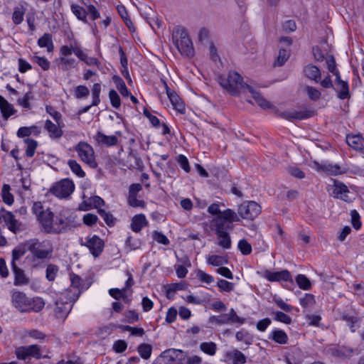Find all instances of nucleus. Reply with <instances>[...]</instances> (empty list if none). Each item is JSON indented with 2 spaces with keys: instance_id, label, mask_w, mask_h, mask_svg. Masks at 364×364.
I'll return each mask as SVG.
<instances>
[{
  "instance_id": "nucleus-30",
  "label": "nucleus",
  "mask_w": 364,
  "mask_h": 364,
  "mask_svg": "<svg viewBox=\"0 0 364 364\" xmlns=\"http://www.w3.org/2000/svg\"><path fill=\"white\" fill-rule=\"evenodd\" d=\"M319 169L327 173L329 175H339L345 173L346 171L342 170L341 167L336 164H323L320 165Z\"/></svg>"
},
{
  "instance_id": "nucleus-3",
  "label": "nucleus",
  "mask_w": 364,
  "mask_h": 364,
  "mask_svg": "<svg viewBox=\"0 0 364 364\" xmlns=\"http://www.w3.org/2000/svg\"><path fill=\"white\" fill-rule=\"evenodd\" d=\"M71 289L61 294V296L55 301V313L58 318H65L70 312L73 304L78 299L80 291L71 292Z\"/></svg>"
},
{
  "instance_id": "nucleus-37",
  "label": "nucleus",
  "mask_w": 364,
  "mask_h": 364,
  "mask_svg": "<svg viewBox=\"0 0 364 364\" xmlns=\"http://www.w3.org/2000/svg\"><path fill=\"white\" fill-rule=\"evenodd\" d=\"M341 318L346 321L352 332H355L358 327V323L359 318L358 316L350 315L349 314H343Z\"/></svg>"
},
{
  "instance_id": "nucleus-9",
  "label": "nucleus",
  "mask_w": 364,
  "mask_h": 364,
  "mask_svg": "<svg viewBox=\"0 0 364 364\" xmlns=\"http://www.w3.org/2000/svg\"><path fill=\"white\" fill-rule=\"evenodd\" d=\"M80 244L82 246L87 247L91 255L95 257H98L103 252L105 247L104 241L97 235H89L84 241L82 238L80 240Z\"/></svg>"
},
{
  "instance_id": "nucleus-48",
  "label": "nucleus",
  "mask_w": 364,
  "mask_h": 364,
  "mask_svg": "<svg viewBox=\"0 0 364 364\" xmlns=\"http://www.w3.org/2000/svg\"><path fill=\"white\" fill-rule=\"evenodd\" d=\"M300 304L304 308H311L316 304L315 297L311 294H305L304 297L299 299Z\"/></svg>"
},
{
  "instance_id": "nucleus-64",
  "label": "nucleus",
  "mask_w": 364,
  "mask_h": 364,
  "mask_svg": "<svg viewBox=\"0 0 364 364\" xmlns=\"http://www.w3.org/2000/svg\"><path fill=\"white\" fill-rule=\"evenodd\" d=\"M306 91L307 92L308 97L312 100L316 101L321 97V92L314 87L306 86Z\"/></svg>"
},
{
  "instance_id": "nucleus-39",
  "label": "nucleus",
  "mask_w": 364,
  "mask_h": 364,
  "mask_svg": "<svg viewBox=\"0 0 364 364\" xmlns=\"http://www.w3.org/2000/svg\"><path fill=\"white\" fill-rule=\"evenodd\" d=\"M11 187L9 184H4L1 189V197L3 201L11 205L14 203V196L10 193Z\"/></svg>"
},
{
  "instance_id": "nucleus-53",
  "label": "nucleus",
  "mask_w": 364,
  "mask_h": 364,
  "mask_svg": "<svg viewBox=\"0 0 364 364\" xmlns=\"http://www.w3.org/2000/svg\"><path fill=\"white\" fill-rule=\"evenodd\" d=\"M31 60L33 63L38 64L43 70H49L50 63L45 57L34 55L31 58Z\"/></svg>"
},
{
  "instance_id": "nucleus-44",
  "label": "nucleus",
  "mask_w": 364,
  "mask_h": 364,
  "mask_svg": "<svg viewBox=\"0 0 364 364\" xmlns=\"http://www.w3.org/2000/svg\"><path fill=\"white\" fill-rule=\"evenodd\" d=\"M59 268L56 264H48L46 267V277L50 282L55 279Z\"/></svg>"
},
{
  "instance_id": "nucleus-49",
  "label": "nucleus",
  "mask_w": 364,
  "mask_h": 364,
  "mask_svg": "<svg viewBox=\"0 0 364 364\" xmlns=\"http://www.w3.org/2000/svg\"><path fill=\"white\" fill-rule=\"evenodd\" d=\"M97 213L108 226L112 227L114 225L116 219L114 218L112 214L106 212L103 209H98Z\"/></svg>"
},
{
  "instance_id": "nucleus-2",
  "label": "nucleus",
  "mask_w": 364,
  "mask_h": 364,
  "mask_svg": "<svg viewBox=\"0 0 364 364\" xmlns=\"http://www.w3.org/2000/svg\"><path fill=\"white\" fill-rule=\"evenodd\" d=\"M219 84L231 95H238L240 92L247 89V83L243 82L242 77L235 71H230L228 76H218Z\"/></svg>"
},
{
  "instance_id": "nucleus-17",
  "label": "nucleus",
  "mask_w": 364,
  "mask_h": 364,
  "mask_svg": "<svg viewBox=\"0 0 364 364\" xmlns=\"http://www.w3.org/2000/svg\"><path fill=\"white\" fill-rule=\"evenodd\" d=\"M11 264L14 274V285L21 286L28 284L29 279L26 276L24 271L18 267L16 263L11 262Z\"/></svg>"
},
{
  "instance_id": "nucleus-45",
  "label": "nucleus",
  "mask_w": 364,
  "mask_h": 364,
  "mask_svg": "<svg viewBox=\"0 0 364 364\" xmlns=\"http://www.w3.org/2000/svg\"><path fill=\"white\" fill-rule=\"evenodd\" d=\"M296 282L299 288L304 290H309L311 288L310 280L304 274H298L296 277Z\"/></svg>"
},
{
  "instance_id": "nucleus-59",
  "label": "nucleus",
  "mask_w": 364,
  "mask_h": 364,
  "mask_svg": "<svg viewBox=\"0 0 364 364\" xmlns=\"http://www.w3.org/2000/svg\"><path fill=\"white\" fill-rule=\"evenodd\" d=\"M109 97L112 106L115 109H119L121 105V100L118 93L114 90H111L109 92Z\"/></svg>"
},
{
  "instance_id": "nucleus-1",
  "label": "nucleus",
  "mask_w": 364,
  "mask_h": 364,
  "mask_svg": "<svg viewBox=\"0 0 364 364\" xmlns=\"http://www.w3.org/2000/svg\"><path fill=\"white\" fill-rule=\"evenodd\" d=\"M27 249L30 255H27L26 259L30 262L32 269L43 267L44 264L52 258L53 247L48 243L39 241L38 239L28 240Z\"/></svg>"
},
{
  "instance_id": "nucleus-4",
  "label": "nucleus",
  "mask_w": 364,
  "mask_h": 364,
  "mask_svg": "<svg viewBox=\"0 0 364 364\" xmlns=\"http://www.w3.org/2000/svg\"><path fill=\"white\" fill-rule=\"evenodd\" d=\"M240 220L237 214L232 209L228 208L213 219L212 223L215 227V234L227 232L234 228L233 222Z\"/></svg>"
},
{
  "instance_id": "nucleus-47",
  "label": "nucleus",
  "mask_w": 364,
  "mask_h": 364,
  "mask_svg": "<svg viewBox=\"0 0 364 364\" xmlns=\"http://www.w3.org/2000/svg\"><path fill=\"white\" fill-rule=\"evenodd\" d=\"M228 316V323H238L242 325L245 322V318H241L237 315L236 311L233 309H230L228 314H226Z\"/></svg>"
},
{
  "instance_id": "nucleus-27",
  "label": "nucleus",
  "mask_w": 364,
  "mask_h": 364,
  "mask_svg": "<svg viewBox=\"0 0 364 364\" xmlns=\"http://www.w3.org/2000/svg\"><path fill=\"white\" fill-rule=\"evenodd\" d=\"M225 357L231 360L232 364H245L247 362L246 356L238 350L227 352Z\"/></svg>"
},
{
  "instance_id": "nucleus-7",
  "label": "nucleus",
  "mask_w": 364,
  "mask_h": 364,
  "mask_svg": "<svg viewBox=\"0 0 364 364\" xmlns=\"http://www.w3.org/2000/svg\"><path fill=\"white\" fill-rule=\"evenodd\" d=\"M261 206L252 200L245 201L237 209L238 216L245 220H253L261 213Z\"/></svg>"
},
{
  "instance_id": "nucleus-19",
  "label": "nucleus",
  "mask_w": 364,
  "mask_h": 364,
  "mask_svg": "<svg viewBox=\"0 0 364 364\" xmlns=\"http://www.w3.org/2000/svg\"><path fill=\"white\" fill-rule=\"evenodd\" d=\"M101 92V85L100 83H95L92 88V104L83 107L82 109L79 110L78 114H81L85 112H87L91 107L97 106L100 102V95Z\"/></svg>"
},
{
  "instance_id": "nucleus-60",
  "label": "nucleus",
  "mask_w": 364,
  "mask_h": 364,
  "mask_svg": "<svg viewBox=\"0 0 364 364\" xmlns=\"http://www.w3.org/2000/svg\"><path fill=\"white\" fill-rule=\"evenodd\" d=\"M89 94L90 90L85 85H78L75 88V97L77 99L85 98Z\"/></svg>"
},
{
  "instance_id": "nucleus-11",
  "label": "nucleus",
  "mask_w": 364,
  "mask_h": 364,
  "mask_svg": "<svg viewBox=\"0 0 364 364\" xmlns=\"http://www.w3.org/2000/svg\"><path fill=\"white\" fill-rule=\"evenodd\" d=\"M38 220L43 228V230L47 233H60L62 232V227L53 225V213L50 210H46Z\"/></svg>"
},
{
  "instance_id": "nucleus-14",
  "label": "nucleus",
  "mask_w": 364,
  "mask_h": 364,
  "mask_svg": "<svg viewBox=\"0 0 364 364\" xmlns=\"http://www.w3.org/2000/svg\"><path fill=\"white\" fill-rule=\"evenodd\" d=\"M65 127L63 122H61L60 124L56 123L54 124L50 119H47L45 122V129L48 132V135L52 139H59L63 135V128Z\"/></svg>"
},
{
  "instance_id": "nucleus-63",
  "label": "nucleus",
  "mask_w": 364,
  "mask_h": 364,
  "mask_svg": "<svg viewBox=\"0 0 364 364\" xmlns=\"http://www.w3.org/2000/svg\"><path fill=\"white\" fill-rule=\"evenodd\" d=\"M136 197L137 196H128V198H127L128 204L130 206L134 207V208L140 207V208H144L146 207L145 201L143 200H139V199H137Z\"/></svg>"
},
{
  "instance_id": "nucleus-28",
  "label": "nucleus",
  "mask_w": 364,
  "mask_h": 364,
  "mask_svg": "<svg viewBox=\"0 0 364 364\" xmlns=\"http://www.w3.org/2000/svg\"><path fill=\"white\" fill-rule=\"evenodd\" d=\"M28 240H26L24 242L20 243L12 250V259L11 262L16 263V261L20 259L21 257H23L27 251H28Z\"/></svg>"
},
{
  "instance_id": "nucleus-54",
  "label": "nucleus",
  "mask_w": 364,
  "mask_h": 364,
  "mask_svg": "<svg viewBox=\"0 0 364 364\" xmlns=\"http://www.w3.org/2000/svg\"><path fill=\"white\" fill-rule=\"evenodd\" d=\"M185 289V284L183 282L174 283L169 286L166 290V296L168 299H171L174 293L178 290H183Z\"/></svg>"
},
{
  "instance_id": "nucleus-56",
  "label": "nucleus",
  "mask_w": 364,
  "mask_h": 364,
  "mask_svg": "<svg viewBox=\"0 0 364 364\" xmlns=\"http://www.w3.org/2000/svg\"><path fill=\"white\" fill-rule=\"evenodd\" d=\"M217 287L220 291L230 292L234 289V284L225 279H219L217 283Z\"/></svg>"
},
{
  "instance_id": "nucleus-42",
  "label": "nucleus",
  "mask_w": 364,
  "mask_h": 364,
  "mask_svg": "<svg viewBox=\"0 0 364 364\" xmlns=\"http://www.w3.org/2000/svg\"><path fill=\"white\" fill-rule=\"evenodd\" d=\"M200 349L209 355H214L216 353L217 345L214 342H203L200 344Z\"/></svg>"
},
{
  "instance_id": "nucleus-55",
  "label": "nucleus",
  "mask_w": 364,
  "mask_h": 364,
  "mask_svg": "<svg viewBox=\"0 0 364 364\" xmlns=\"http://www.w3.org/2000/svg\"><path fill=\"white\" fill-rule=\"evenodd\" d=\"M46 111L53 118V119L58 124H60V123L63 122L62 114L58 111H57L53 106L46 105Z\"/></svg>"
},
{
  "instance_id": "nucleus-29",
  "label": "nucleus",
  "mask_w": 364,
  "mask_h": 364,
  "mask_svg": "<svg viewBox=\"0 0 364 364\" xmlns=\"http://www.w3.org/2000/svg\"><path fill=\"white\" fill-rule=\"evenodd\" d=\"M269 339L279 344H286L288 342V336L283 330L274 329L269 334Z\"/></svg>"
},
{
  "instance_id": "nucleus-21",
  "label": "nucleus",
  "mask_w": 364,
  "mask_h": 364,
  "mask_svg": "<svg viewBox=\"0 0 364 364\" xmlns=\"http://www.w3.org/2000/svg\"><path fill=\"white\" fill-rule=\"evenodd\" d=\"M2 217L8 225L9 230L16 233L21 230V223L15 218L14 214L11 212L6 211Z\"/></svg>"
},
{
  "instance_id": "nucleus-18",
  "label": "nucleus",
  "mask_w": 364,
  "mask_h": 364,
  "mask_svg": "<svg viewBox=\"0 0 364 364\" xmlns=\"http://www.w3.org/2000/svg\"><path fill=\"white\" fill-rule=\"evenodd\" d=\"M346 142L350 147L357 151L364 150V138L361 134H348Z\"/></svg>"
},
{
  "instance_id": "nucleus-40",
  "label": "nucleus",
  "mask_w": 364,
  "mask_h": 364,
  "mask_svg": "<svg viewBox=\"0 0 364 364\" xmlns=\"http://www.w3.org/2000/svg\"><path fill=\"white\" fill-rule=\"evenodd\" d=\"M26 9L21 6V7L16 6L14 8L12 14V21L14 24L18 25L23 21V16Z\"/></svg>"
},
{
  "instance_id": "nucleus-23",
  "label": "nucleus",
  "mask_w": 364,
  "mask_h": 364,
  "mask_svg": "<svg viewBox=\"0 0 364 364\" xmlns=\"http://www.w3.org/2000/svg\"><path fill=\"white\" fill-rule=\"evenodd\" d=\"M349 192L348 187L343 183L334 181L332 195L337 198H341L343 200H346L347 193Z\"/></svg>"
},
{
  "instance_id": "nucleus-22",
  "label": "nucleus",
  "mask_w": 364,
  "mask_h": 364,
  "mask_svg": "<svg viewBox=\"0 0 364 364\" xmlns=\"http://www.w3.org/2000/svg\"><path fill=\"white\" fill-rule=\"evenodd\" d=\"M28 305L26 306L24 313L39 312L45 306V302L41 297L29 298Z\"/></svg>"
},
{
  "instance_id": "nucleus-62",
  "label": "nucleus",
  "mask_w": 364,
  "mask_h": 364,
  "mask_svg": "<svg viewBox=\"0 0 364 364\" xmlns=\"http://www.w3.org/2000/svg\"><path fill=\"white\" fill-rule=\"evenodd\" d=\"M0 110L2 114L3 117L5 119H7L9 117L14 114L16 110L14 109L13 106L7 102V105L4 103L2 107H0Z\"/></svg>"
},
{
  "instance_id": "nucleus-33",
  "label": "nucleus",
  "mask_w": 364,
  "mask_h": 364,
  "mask_svg": "<svg viewBox=\"0 0 364 364\" xmlns=\"http://www.w3.org/2000/svg\"><path fill=\"white\" fill-rule=\"evenodd\" d=\"M38 45L41 48H47L48 52L52 51L53 50L52 35L48 33H44L43 36L38 40Z\"/></svg>"
},
{
  "instance_id": "nucleus-31",
  "label": "nucleus",
  "mask_w": 364,
  "mask_h": 364,
  "mask_svg": "<svg viewBox=\"0 0 364 364\" xmlns=\"http://www.w3.org/2000/svg\"><path fill=\"white\" fill-rule=\"evenodd\" d=\"M334 90L338 94V97L341 100L348 99L350 97L349 85L347 81H344L341 84L337 85Z\"/></svg>"
},
{
  "instance_id": "nucleus-13",
  "label": "nucleus",
  "mask_w": 364,
  "mask_h": 364,
  "mask_svg": "<svg viewBox=\"0 0 364 364\" xmlns=\"http://www.w3.org/2000/svg\"><path fill=\"white\" fill-rule=\"evenodd\" d=\"M262 277L267 279L269 282H293L291 273L287 269H284L280 272H271L266 269L262 274Z\"/></svg>"
},
{
  "instance_id": "nucleus-20",
  "label": "nucleus",
  "mask_w": 364,
  "mask_h": 364,
  "mask_svg": "<svg viewBox=\"0 0 364 364\" xmlns=\"http://www.w3.org/2000/svg\"><path fill=\"white\" fill-rule=\"evenodd\" d=\"M304 75L306 77L316 82H318L321 80V73L320 69L312 64H309L304 67Z\"/></svg>"
},
{
  "instance_id": "nucleus-58",
  "label": "nucleus",
  "mask_w": 364,
  "mask_h": 364,
  "mask_svg": "<svg viewBox=\"0 0 364 364\" xmlns=\"http://www.w3.org/2000/svg\"><path fill=\"white\" fill-rule=\"evenodd\" d=\"M28 351V358L33 357L36 359L42 358L41 348L38 345L26 346Z\"/></svg>"
},
{
  "instance_id": "nucleus-43",
  "label": "nucleus",
  "mask_w": 364,
  "mask_h": 364,
  "mask_svg": "<svg viewBox=\"0 0 364 364\" xmlns=\"http://www.w3.org/2000/svg\"><path fill=\"white\" fill-rule=\"evenodd\" d=\"M137 350L143 359L147 360L151 357L152 346L150 344L141 343L138 346Z\"/></svg>"
},
{
  "instance_id": "nucleus-24",
  "label": "nucleus",
  "mask_w": 364,
  "mask_h": 364,
  "mask_svg": "<svg viewBox=\"0 0 364 364\" xmlns=\"http://www.w3.org/2000/svg\"><path fill=\"white\" fill-rule=\"evenodd\" d=\"M148 225V221L144 214H137L132 219L131 228L135 232H139Z\"/></svg>"
},
{
  "instance_id": "nucleus-50",
  "label": "nucleus",
  "mask_w": 364,
  "mask_h": 364,
  "mask_svg": "<svg viewBox=\"0 0 364 364\" xmlns=\"http://www.w3.org/2000/svg\"><path fill=\"white\" fill-rule=\"evenodd\" d=\"M68 164L72 171L78 177L82 178L85 176V173L82 169L80 165L75 160L70 159Z\"/></svg>"
},
{
  "instance_id": "nucleus-15",
  "label": "nucleus",
  "mask_w": 364,
  "mask_h": 364,
  "mask_svg": "<svg viewBox=\"0 0 364 364\" xmlns=\"http://www.w3.org/2000/svg\"><path fill=\"white\" fill-rule=\"evenodd\" d=\"M94 139L100 146L110 147L117 144L118 138L114 135L107 136L98 131L94 136Z\"/></svg>"
},
{
  "instance_id": "nucleus-16",
  "label": "nucleus",
  "mask_w": 364,
  "mask_h": 364,
  "mask_svg": "<svg viewBox=\"0 0 364 364\" xmlns=\"http://www.w3.org/2000/svg\"><path fill=\"white\" fill-rule=\"evenodd\" d=\"M105 205V200L98 196L90 197L87 200H84L78 207L80 210L87 211L93 208L100 209V208Z\"/></svg>"
},
{
  "instance_id": "nucleus-12",
  "label": "nucleus",
  "mask_w": 364,
  "mask_h": 364,
  "mask_svg": "<svg viewBox=\"0 0 364 364\" xmlns=\"http://www.w3.org/2000/svg\"><path fill=\"white\" fill-rule=\"evenodd\" d=\"M11 301L13 306L21 313H24L26 306L28 304V301L30 297L21 291L13 289L11 291Z\"/></svg>"
},
{
  "instance_id": "nucleus-51",
  "label": "nucleus",
  "mask_w": 364,
  "mask_h": 364,
  "mask_svg": "<svg viewBox=\"0 0 364 364\" xmlns=\"http://www.w3.org/2000/svg\"><path fill=\"white\" fill-rule=\"evenodd\" d=\"M70 277L71 282V288H73L75 289L74 292H77V291H80L81 293L82 291L84 289V288L81 285V278L74 273L70 274Z\"/></svg>"
},
{
  "instance_id": "nucleus-52",
  "label": "nucleus",
  "mask_w": 364,
  "mask_h": 364,
  "mask_svg": "<svg viewBox=\"0 0 364 364\" xmlns=\"http://www.w3.org/2000/svg\"><path fill=\"white\" fill-rule=\"evenodd\" d=\"M274 319L277 321L282 322L285 324H290L291 323V318L282 311H273Z\"/></svg>"
},
{
  "instance_id": "nucleus-41",
  "label": "nucleus",
  "mask_w": 364,
  "mask_h": 364,
  "mask_svg": "<svg viewBox=\"0 0 364 364\" xmlns=\"http://www.w3.org/2000/svg\"><path fill=\"white\" fill-rule=\"evenodd\" d=\"M235 338L238 341H242L247 345H250L253 342L252 336L244 329L237 331L235 334Z\"/></svg>"
},
{
  "instance_id": "nucleus-25",
  "label": "nucleus",
  "mask_w": 364,
  "mask_h": 364,
  "mask_svg": "<svg viewBox=\"0 0 364 364\" xmlns=\"http://www.w3.org/2000/svg\"><path fill=\"white\" fill-rule=\"evenodd\" d=\"M247 90L252 94V98L259 107L263 109H268L271 107L270 103L263 97L260 92L255 90L252 86L247 85Z\"/></svg>"
},
{
  "instance_id": "nucleus-57",
  "label": "nucleus",
  "mask_w": 364,
  "mask_h": 364,
  "mask_svg": "<svg viewBox=\"0 0 364 364\" xmlns=\"http://www.w3.org/2000/svg\"><path fill=\"white\" fill-rule=\"evenodd\" d=\"M237 247L244 255H248L252 251L251 245L245 239L238 242Z\"/></svg>"
},
{
  "instance_id": "nucleus-6",
  "label": "nucleus",
  "mask_w": 364,
  "mask_h": 364,
  "mask_svg": "<svg viewBox=\"0 0 364 364\" xmlns=\"http://www.w3.org/2000/svg\"><path fill=\"white\" fill-rule=\"evenodd\" d=\"M75 150L77 152L80 159L90 168H95L97 167L95 151L91 145L87 142L80 141L76 145Z\"/></svg>"
},
{
  "instance_id": "nucleus-26",
  "label": "nucleus",
  "mask_w": 364,
  "mask_h": 364,
  "mask_svg": "<svg viewBox=\"0 0 364 364\" xmlns=\"http://www.w3.org/2000/svg\"><path fill=\"white\" fill-rule=\"evenodd\" d=\"M281 117L284 119H288V120H293V119H307L311 117L309 113L308 112H303V111H286L281 114Z\"/></svg>"
},
{
  "instance_id": "nucleus-36",
  "label": "nucleus",
  "mask_w": 364,
  "mask_h": 364,
  "mask_svg": "<svg viewBox=\"0 0 364 364\" xmlns=\"http://www.w3.org/2000/svg\"><path fill=\"white\" fill-rule=\"evenodd\" d=\"M207 262L210 265L220 267L222 265L228 264V259L227 257L214 255L208 257Z\"/></svg>"
},
{
  "instance_id": "nucleus-34",
  "label": "nucleus",
  "mask_w": 364,
  "mask_h": 364,
  "mask_svg": "<svg viewBox=\"0 0 364 364\" xmlns=\"http://www.w3.org/2000/svg\"><path fill=\"white\" fill-rule=\"evenodd\" d=\"M112 81L115 83L117 90L123 97L129 96L130 92L128 90L125 82L119 75H114L112 77Z\"/></svg>"
},
{
  "instance_id": "nucleus-35",
  "label": "nucleus",
  "mask_w": 364,
  "mask_h": 364,
  "mask_svg": "<svg viewBox=\"0 0 364 364\" xmlns=\"http://www.w3.org/2000/svg\"><path fill=\"white\" fill-rule=\"evenodd\" d=\"M169 100L171 101L173 108L180 113H184L185 105L180 98V97L175 93L174 95H170Z\"/></svg>"
},
{
  "instance_id": "nucleus-10",
  "label": "nucleus",
  "mask_w": 364,
  "mask_h": 364,
  "mask_svg": "<svg viewBox=\"0 0 364 364\" xmlns=\"http://www.w3.org/2000/svg\"><path fill=\"white\" fill-rule=\"evenodd\" d=\"M185 358L183 350L175 348L167 349L160 355L164 364H183Z\"/></svg>"
},
{
  "instance_id": "nucleus-61",
  "label": "nucleus",
  "mask_w": 364,
  "mask_h": 364,
  "mask_svg": "<svg viewBox=\"0 0 364 364\" xmlns=\"http://www.w3.org/2000/svg\"><path fill=\"white\" fill-rule=\"evenodd\" d=\"M289 57V54L286 49H280L279 51V55L277 58L276 62L274 63V65L282 66L283 65Z\"/></svg>"
},
{
  "instance_id": "nucleus-32",
  "label": "nucleus",
  "mask_w": 364,
  "mask_h": 364,
  "mask_svg": "<svg viewBox=\"0 0 364 364\" xmlns=\"http://www.w3.org/2000/svg\"><path fill=\"white\" fill-rule=\"evenodd\" d=\"M70 7L73 14L77 17L78 20L82 21L84 23H87V13L83 7L75 4H72Z\"/></svg>"
},
{
  "instance_id": "nucleus-8",
  "label": "nucleus",
  "mask_w": 364,
  "mask_h": 364,
  "mask_svg": "<svg viewBox=\"0 0 364 364\" xmlns=\"http://www.w3.org/2000/svg\"><path fill=\"white\" fill-rule=\"evenodd\" d=\"M75 190L73 181L65 178L55 183L50 189V192L60 198H65L70 196Z\"/></svg>"
},
{
  "instance_id": "nucleus-46",
  "label": "nucleus",
  "mask_w": 364,
  "mask_h": 364,
  "mask_svg": "<svg viewBox=\"0 0 364 364\" xmlns=\"http://www.w3.org/2000/svg\"><path fill=\"white\" fill-rule=\"evenodd\" d=\"M24 142L27 145V148L26 149V156L30 157V158L33 157L35 154L36 149L38 146L37 141L32 139L27 138V139H24Z\"/></svg>"
},
{
  "instance_id": "nucleus-5",
  "label": "nucleus",
  "mask_w": 364,
  "mask_h": 364,
  "mask_svg": "<svg viewBox=\"0 0 364 364\" xmlns=\"http://www.w3.org/2000/svg\"><path fill=\"white\" fill-rule=\"evenodd\" d=\"M173 38L176 46L182 55L188 58H192L194 55L195 50L193 43L186 28L182 27L175 28L173 33Z\"/></svg>"
},
{
  "instance_id": "nucleus-38",
  "label": "nucleus",
  "mask_w": 364,
  "mask_h": 364,
  "mask_svg": "<svg viewBox=\"0 0 364 364\" xmlns=\"http://www.w3.org/2000/svg\"><path fill=\"white\" fill-rule=\"evenodd\" d=\"M216 235L218 236V244L219 246L224 249H230L231 247L232 242L228 232Z\"/></svg>"
}]
</instances>
